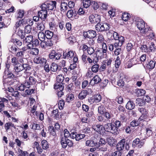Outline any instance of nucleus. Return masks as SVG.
<instances>
[{
    "label": "nucleus",
    "mask_w": 156,
    "mask_h": 156,
    "mask_svg": "<svg viewBox=\"0 0 156 156\" xmlns=\"http://www.w3.org/2000/svg\"><path fill=\"white\" fill-rule=\"evenodd\" d=\"M56 3L55 1H47L43 4L41 7V10L38 11V16L43 21H44L47 16V11L52 10L54 7L56 8Z\"/></svg>",
    "instance_id": "f257e3e1"
},
{
    "label": "nucleus",
    "mask_w": 156,
    "mask_h": 156,
    "mask_svg": "<svg viewBox=\"0 0 156 156\" xmlns=\"http://www.w3.org/2000/svg\"><path fill=\"white\" fill-rule=\"evenodd\" d=\"M107 56V53H104L101 50H98L96 53L92 55L90 57H88L87 60L90 64L98 63L99 60V58H105Z\"/></svg>",
    "instance_id": "f03ea898"
},
{
    "label": "nucleus",
    "mask_w": 156,
    "mask_h": 156,
    "mask_svg": "<svg viewBox=\"0 0 156 156\" xmlns=\"http://www.w3.org/2000/svg\"><path fill=\"white\" fill-rule=\"evenodd\" d=\"M28 76L26 77L25 82V85L27 88H29L31 85H33L37 83L38 80L37 78L38 77V75L36 74L35 72L32 73L28 72Z\"/></svg>",
    "instance_id": "7ed1b4c3"
},
{
    "label": "nucleus",
    "mask_w": 156,
    "mask_h": 156,
    "mask_svg": "<svg viewBox=\"0 0 156 156\" xmlns=\"http://www.w3.org/2000/svg\"><path fill=\"white\" fill-rule=\"evenodd\" d=\"M139 111L142 114V115L138 119L139 122L146 121V119L148 116V112L146 109L141 108L138 109Z\"/></svg>",
    "instance_id": "20e7f679"
},
{
    "label": "nucleus",
    "mask_w": 156,
    "mask_h": 156,
    "mask_svg": "<svg viewBox=\"0 0 156 156\" xmlns=\"http://www.w3.org/2000/svg\"><path fill=\"white\" fill-rule=\"evenodd\" d=\"M108 132H110L114 134H117V128L115 126L111 123H108L105 126L104 129Z\"/></svg>",
    "instance_id": "39448f33"
},
{
    "label": "nucleus",
    "mask_w": 156,
    "mask_h": 156,
    "mask_svg": "<svg viewBox=\"0 0 156 156\" xmlns=\"http://www.w3.org/2000/svg\"><path fill=\"white\" fill-rule=\"evenodd\" d=\"M61 56L60 53H57L55 50L51 51L49 55V58L54 61L59 59Z\"/></svg>",
    "instance_id": "423d86ee"
},
{
    "label": "nucleus",
    "mask_w": 156,
    "mask_h": 156,
    "mask_svg": "<svg viewBox=\"0 0 156 156\" xmlns=\"http://www.w3.org/2000/svg\"><path fill=\"white\" fill-rule=\"evenodd\" d=\"M101 19L100 15L97 14L91 15L89 17V21L92 23H99Z\"/></svg>",
    "instance_id": "0eeeda50"
},
{
    "label": "nucleus",
    "mask_w": 156,
    "mask_h": 156,
    "mask_svg": "<svg viewBox=\"0 0 156 156\" xmlns=\"http://www.w3.org/2000/svg\"><path fill=\"white\" fill-rule=\"evenodd\" d=\"M83 35L85 38L92 39L96 37V33L95 30H90L84 32L83 33Z\"/></svg>",
    "instance_id": "6e6552de"
},
{
    "label": "nucleus",
    "mask_w": 156,
    "mask_h": 156,
    "mask_svg": "<svg viewBox=\"0 0 156 156\" xmlns=\"http://www.w3.org/2000/svg\"><path fill=\"white\" fill-rule=\"evenodd\" d=\"M34 62L36 64H40L43 65L45 64L47 62L46 59L41 56H37L34 58Z\"/></svg>",
    "instance_id": "1a4fd4ad"
},
{
    "label": "nucleus",
    "mask_w": 156,
    "mask_h": 156,
    "mask_svg": "<svg viewBox=\"0 0 156 156\" xmlns=\"http://www.w3.org/2000/svg\"><path fill=\"white\" fill-rule=\"evenodd\" d=\"M92 128L94 130L100 134L103 133L104 127L101 125L94 124L92 126Z\"/></svg>",
    "instance_id": "9d476101"
},
{
    "label": "nucleus",
    "mask_w": 156,
    "mask_h": 156,
    "mask_svg": "<svg viewBox=\"0 0 156 156\" xmlns=\"http://www.w3.org/2000/svg\"><path fill=\"white\" fill-rule=\"evenodd\" d=\"M125 39L123 37L120 36L119 37L115 40V48H116L118 47H121L125 42Z\"/></svg>",
    "instance_id": "9b49d317"
},
{
    "label": "nucleus",
    "mask_w": 156,
    "mask_h": 156,
    "mask_svg": "<svg viewBox=\"0 0 156 156\" xmlns=\"http://www.w3.org/2000/svg\"><path fill=\"white\" fill-rule=\"evenodd\" d=\"M75 52L73 51H69L67 53L63 52V58L70 59L75 56L74 54ZM75 56H76L75 55Z\"/></svg>",
    "instance_id": "f8f14e48"
},
{
    "label": "nucleus",
    "mask_w": 156,
    "mask_h": 156,
    "mask_svg": "<svg viewBox=\"0 0 156 156\" xmlns=\"http://www.w3.org/2000/svg\"><path fill=\"white\" fill-rule=\"evenodd\" d=\"M54 88L55 89H57V94L58 97H61L63 95V92H62V90L64 89V86L60 85L59 87L58 85H55Z\"/></svg>",
    "instance_id": "ddd939ff"
},
{
    "label": "nucleus",
    "mask_w": 156,
    "mask_h": 156,
    "mask_svg": "<svg viewBox=\"0 0 156 156\" xmlns=\"http://www.w3.org/2000/svg\"><path fill=\"white\" fill-rule=\"evenodd\" d=\"M101 81V79L98 75L95 76L91 80L89 83V84L92 86L94 85L95 84H97Z\"/></svg>",
    "instance_id": "4468645a"
},
{
    "label": "nucleus",
    "mask_w": 156,
    "mask_h": 156,
    "mask_svg": "<svg viewBox=\"0 0 156 156\" xmlns=\"http://www.w3.org/2000/svg\"><path fill=\"white\" fill-rule=\"evenodd\" d=\"M64 80V77L62 75H59L56 77V81L57 83L55 85H62L63 86V81Z\"/></svg>",
    "instance_id": "2eb2a0df"
},
{
    "label": "nucleus",
    "mask_w": 156,
    "mask_h": 156,
    "mask_svg": "<svg viewBox=\"0 0 156 156\" xmlns=\"http://www.w3.org/2000/svg\"><path fill=\"white\" fill-rule=\"evenodd\" d=\"M125 140L122 139L120 140L117 145V148L118 150L121 151L123 150L125 147Z\"/></svg>",
    "instance_id": "dca6fc26"
},
{
    "label": "nucleus",
    "mask_w": 156,
    "mask_h": 156,
    "mask_svg": "<svg viewBox=\"0 0 156 156\" xmlns=\"http://www.w3.org/2000/svg\"><path fill=\"white\" fill-rule=\"evenodd\" d=\"M136 26L141 31L145 27V23L142 20H139L137 22Z\"/></svg>",
    "instance_id": "f3484780"
},
{
    "label": "nucleus",
    "mask_w": 156,
    "mask_h": 156,
    "mask_svg": "<svg viewBox=\"0 0 156 156\" xmlns=\"http://www.w3.org/2000/svg\"><path fill=\"white\" fill-rule=\"evenodd\" d=\"M14 76L13 73L9 71L5 70L4 72L3 76V79L5 80L8 78H13ZM5 81V80H4Z\"/></svg>",
    "instance_id": "a211bd4d"
},
{
    "label": "nucleus",
    "mask_w": 156,
    "mask_h": 156,
    "mask_svg": "<svg viewBox=\"0 0 156 156\" xmlns=\"http://www.w3.org/2000/svg\"><path fill=\"white\" fill-rule=\"evenodd\" d=\"M23 64L20 63L14 65V70L16 73L20 72L23 70Z\"/></svg>",
    "instance_id": "6ab92c4d"
},
{
    "label": "nucleus",
    "mask_w": 156,
    "mask_h": 156,
    "mask_svg": "<svg viewBox=\"0 0 156 156\" xmlns=\"http://www.w3.org/2000/svg\"><path fill=\"white\" fill-rule=\"evenodd\" d=\"M78 60V58L77 56H75L73 58V63L71 64L69 68L70 70L74 69L76 66V63Z\"/></svg>",
    "instance_id": "aec40b11"
},
{
    "label": "nucleus",
    "mask_w": 156,
    "mask_h": 156,
    "mask_svg": "<svg viewBox=\"0 0 156 156\" xmlns=\"http://www.w3.org/2000/svg\"><path fill=\"white\" fill-rule=\"evenodd\" d=\"M45 81L44 80L40 78H39L38 80L37 83L42 90H44V89L45 86L47 84V83H45Z\"/></svg>",
    "instance_id": "412c9836"
},
{
    "label": "nucleus",
    "mask_w": 156,
    "mask_h": 156,
    "mask_svg": "<svg viewBox=\"0 0 156 156\" xmlns=\"http://www.w3.org/2000/svg\"><path fill=\"white\" fill-rule=\"evenodd\" d=\"M33 36L31 35L26 36V37L23 39V43H30L33 40Z\"/></svg>",
    "instance_id": "4be33fe9"
},
{
    "label": "nucleus",
    "mask_w": 156,
    "mask_h": 156,
    "mask_svg": "<svg viewBox=\"0 0 156 156\" xmlns=\"http://www.w3.org/2000/svg\"><path fill=\"white\" fill-rule=\"evenodd\" d=\"M155 63V61L153 60L148 61V63L147 64V67L149 69L152 70L154 68Z\"/></svg>",
    "instance_id": "5701e85b"
},
{
    "label": "nucleus",
    "mask_w": 156,
    "mask_h": 156,
    "mask_svg": "<svg viewBox=\"0 0 156 156\" xmlns=\"http://www.w3.org/2000/svg\"><path fill=\"white\" fill-rule=\"evenodd\" d=\"M151 29L149 27H148L147 26H146L145 28L141 32L142 33V34H144V35L148 36V34L150 32H151Z\"/></svg>",
    "instance_id": "b1692460"
},
{
    "label": "nucleus",
    "mask_w": 156,
    "mask_h": 156,
    "mask_svg": "<svg viewBox=\"0 0 156 156\" xmlns=\"http://www.w3.org/2000/svg\"><path fill=\"white\" fill-rule=\"evenodd\" d=\"M52 116L54 118L56 119H58L61 117L60 113H59L58 109L54 110L52 112Z\"/></svg>",
    "instance_id": "393cba45"
},
{
    "label": "nucleus",
    "mask_w": 156,
    "mask_h": 156,
    "mask_svg": "<svg viewBox=\"0 0 156 156\" xmlns=\"http://www.w3.org/2000/svg\"><path fill=\"white\" fill-rule=\"evenodd\" d=\"M45 22L44 21H42L40 23H38L37 24V29L41 31H43L45 28Z\"/></svg>",
    "instance_id": "a878e982"
},
{
    "label": "nucleus",
    "mask_w": 156,
    "mask_h": 156,
    "mask_svg": "<svg viewBox=\"0 0 156 156\" xmlns=\"http://www.w3.org/2000/svg\"><path fill=\"white\" fill-rule=\"evenodd\" d=\"M94 64L93 65L91 68L92 72L94 73H97L98 71L100 66L97 63H93Z\"/></svg>",
    "instance_id": "bb28decb"
},
{
    "label": "nucleus",
    "mask_w": 156,
    "mask_h": 156,
    "mask_svg": "<svg viewBox=\"0 0 156 156\" xmlns=\"http://www.w3.org/2000/svg\"><path fill=\"white\" fill-rule=\"evenodd\" d=\"M107 141L108 144L111 146H113L115 144L116 140L113 137H109L107 139Z\"/></svg>",
    "instance_id": "cd10ccee"
},
{
    "label": "nucleus",
    "mask_w": 156,
    "mask_h": 156,
    "mask_svg": "<svg viewBox=\"0 0 156 156\" xmlns=\"http://www.w3.org/2000/svg\"><path fill=\"white\" fill-rule=\"evenodd\" d=\"M87 92L85 90L82 91L78 95L79 98L80 100H83L85 98L87 95Z\"/></svg>",
    "instance_id": "c85d7f7f"
},
{
    "label": "nucleus",
    "mask_w": 156,
    "mask_h": 156,
    "mask_svg": "<svg viewBox=\"0 0 156 156\" xmlns=\"http://www.w3.org/2000/svg\"><path fill=\"white\" fill-rule=\"evenodd\" d=\"M135 106V104L133 101H129L126 105V108L128 109L131 110L134 108Z\"/></svg>",
    "instance_id": "c756f323"
},
{
    "label": "nucleus",
    "mask_w": 156,
    "mask_h": 156,
    "mask_svg": "<svg viewBox=\"0 0 156 156\" xmlns=\"http://www.w3.org/2000/svg\"><path fill=\"white\" fill-rule=\"evenodd\" d=\"M26 22L25 20L22 19L19 20L16 23L15 26L16 28H18L20 26H23L24 24H26Z\"/></svg>",
    "instance_id": "7c9ffc66"
},
{
    "label": "nucleus",
    "mask_w": 156,
    "mask_h": 156,
    "mask_svg": "<svg viewBox=\"0 0 156 156\" xmlns=\"http://www.w3.org/2000/svg\"><path fill=\"white\" fill-rule=\"evenodd\" d=\"M145 93V90L143 89H137L136 90V94L138 96H143Z\"/></svg>",
    "instance_id": "2f4dec72"
},
{
    "label": "nucleus",
    "mask_w": 156,
    "mask_h": 156,
    "mask_svg": "<svg viewBox=\"0 0 156 156\" xmlns=\"http://www.w3.org/2000/svg\"><path fill=\"white\" fill-rule=\"evenodd\" d=\"M45 37L48 39H51L54 36V34L52 31L47 30L45 31Z\"/></svg>",
    "instance_id": "473e14b6"
},
{
    "label": "nucleus",
    "mask_w": 156,
    "mask_h": 156,
    "mask_svg": "<svg viewBox=\"0 0 156 156\" xmlns=\"http://www.w3.org/2000/svg\"><path fill=\"white\" fill-rule=\"evenodd\" d=\"M9 49L10 51L13 52L17 51L18 48L16 47L15 44L13 43L12 44H10L9 45Z\"/></svg>",
    "instance_id": "72a5a7b5"
},
{
    "label": "nucleus",
    "mask_w": 156,
    "mask_h": 156,
    "mask_svg": "<svg viewBox=\"0 0 156 156\" xmlns=\"http://www.w3.org/2000/svg\"><path fill=\"white\" fill-rule=\"evenodd\" d=\"M50 69L53 72H56L58 69L59 71L60 69L58 68V65L55 63H53L51 64Z\"/></svg>",
    "instance_id": "f704fd0d"
},
{
    "label": "nucleus",
    "mask_w": 156,
    "mask_h": 156,
    "mask_svg": "<svg viewBox=\"0 0 156 156\" xmlns=\"http://www.w3.org/2000/svg\"><path fill=\"white\" fill-rule=\"evenodd\" d=\"M29 52L32 55H36L38 54L39 50L37 48H33L30 49Z\"/></svg>",
    "instance_id": "c9c22d12"
},
{
    "label": "nucleus",
    "mask_w": 156,
    "mask_h": 156,
    "mask_svg": "<svg viewBox=\"0 0 156 156\" xmlns=\"http://www.w3.org/2000/svg\"><path fill=\"white\" fill-rule=\"evenodd\" d=\"M102 31L108 30L110 27V25L108 23H103L101 26Z\"/></svg>",
    "instance_id": "e433bc0d"
},
{
    "label": "nucleus",
    "mask_w": 156,
    "mask_h": 156,
    "mask_svg": "<svg viewBox=\"0 0 156 156\" xmlns=\"http://www.w3.org/2000/svg\"><path fill=\"white\" fill-rule=\"evenodd\" d=\"M43 44V47L46 48L47 47H51L52 46L53 44L52 43L50 39H48L44 42Z\"/></svg>",
    "instance_id": "4c0bfd02"
},
{
    "label": "nucleus",
    "mask_w": 156,
    "mask_h": 156,
    "mask_svg": "<svg viewBox=\"0 0 156 156\" xmlns=\"http://www.w3.org/2000/svg\"><path fill=\"white\" fill-rule=\"evenodd\" d=\"M130 17V15L129 13L124 12L122 13V18L123 20L126 21L129 19Z\"/></svg>",
    "instance_id": "58836bf2"
},
{
    "label": "nucleus",
    "mask_w": 156,
    "mask_h": 156,
    "mask_svg": "<svg viewBox=\"0 0 156 156\" xmlns=\"http://www.w3.org/2000/svg\"><path fill=\"white\" fill-rule=\"evenodd\" d=\"M66 97V100L68 102H71L73 101L74 99V95L72 94H67Z\"/></svg>",
    "instance_id": "ea45409f"
},
{
    "label": "nucleus",
    "mask_w": 156,
    "mask_h": 156,
    "mask_svg": "<svg viewBox=\"0 0 156 156\" xmlns=\"http://www.w3.org/2000/svg\"><path fill=\"white\" fill-rule=\"evenodd\" d=\"M45 33H44L42 32H40L39 33L38 38L41 41H44L45 39Z\"/></svg>",
    "instance_id": "a19ab883"
},
{
    "label": "nucleus",
    "mask_w": 156,
    "mask_h": 156,
    "mask_svg": "<svg viewBox=\"0 0 156 156\" xmlns=\"http://www.w3.org/2000/svg\"><path fill=\"white\" fill-rule=\"evenodd\" d=\"M129 60L133 65L139 63V59L136 57H133L130 58Z\"/></svg>",
    "instance_id": "79ce46f5"
},
{
    "label": "nucleus",
    "mask_w": 156,
    "mask_h": 156,
    "mask_svg": "<svg viewBox=\"0 0 156 156\" xmlns=\"http://www.w3.org/2000/svg\"><path fill=\"white\" fill-rule=\"evenodd\" d=\"M41 145L43 149H46L48 147V142L45 140H43L42 141Z\"/></svg>",
    "instance_id": "37998d69"
},
{
    "label": "nucleus",
    "mask_w": 156,
    "mask_h": 156,
    "mask_svg": "<svg viewBox=\"0 0 156 156\" xmlns=\"http://www.w3.org/2000/svg\"><path fill=\"white\" fill-rule=\"evenodd\" d=\"M11 127H15L14 124L12 122H8L5 124V127L7 131Z\"/></svg>",
    "instance_id": "c03bdc74"
},
{
    "label": "nucleus",
    "mask_w": 156,
    "mask_h": 156,
    "mask_svg": "<svg viewBox=\"0 0 156 156\" xmlns=\"http://www.w3.org/2000/svg\"><path fill=\"white\" fill-rule=\"evenodd\" d=\"M105 39L103 36L101 34H99L97 39L98 43L99 44H102L104 42Z\"/></svg>",
    "instance_id": "a18cd8bd"
},
{
    "label": "nucleus",
    "mask_w": 156,
    "mask_h": 156,
    "mask_svg": "<svg viewBox=\"0 0 156 156\" xmlns=\"http://www.w3.org/2000/svg\"><path fill=\"white\" fill-rule=\"evenodd\" d=\"M119 119L122 123L126 122L127 121L126 116L124 114H120Z\"/></svg>",
    "instance_id": "49530a36"
},
{
    "label": "nucleus",
    "mask_w": 156,
    "mask_h": 156,
    "mask_svg": "<svg viewBox=\"0 0 156 156\" xmlns=\"http://www.w3.org/2000/svg\"><path fill=\"white\" fill-rule=\"evenodd\" d=\"M68 8V5L67 3L63 2L61 3V10L64 11L67 10Z\"/></svg>",
    "instance_id": "de8ad7c7"
},
{
    "label": "nucleus",
    "mask_w": 156,
    "mask_h": 156,
    "mask_svg": "<svg viewBox=\"0 0 156 156\" xmlns=\"http://www.w3.org/2000/svg\"><path fill=\"white\" fill-rule=\"evenodd\" d=\"M48 131L51 135L53 136L56 135V132L53 126H50L48 128Z\"/></svg>",
    "instance_id": "09e8293b"
},
{
    "label": "nucleus",
    "mask_w": 156,
    "mask_h": 156,
    "mask_svg": "<svg viewBox=\"0 0 156 156\" xmlns=\"http://www.w3.org/2000/svg\"><path fill=\"white\" fill-rule=\"evenodd\" d=\"M17 18H22L24 14V11L23 10H19L17 11Z\"/></svg>",
    "instance_id": "8fccbe9b"
},
{
    "label": "nucleus",
    "mask_w": 156,
    "mask_h": 156,
    "mask_svg": "<svg viewBox=\"0 0 156 156\" xmlns=\"http://www.w3.org/2000/svg\"><path fill=\"white\" fill-rule=\"evenodd\" d=\"M32 27L30 25H27L25 27L24 32L25 33H30L31 31Z\"/></svg>",
    "instance_id": "3c124183"
},
{
    "label": "nucleus",
    "mask_w": 156,
    "mask_h": 156,
    "mask_svg": "<svg viewBox=\"0 0 156 156\" xmlns=\"http://www.w3.org/2000/svg\"><path fill=\"white\" fill-rule=\"evenodd\" d=\"M18 34L21 39H23L26 36V34L25 32H23V31L21 30H18Z\"/></svg>",
    "instance_id": "603ef678"
},
{
    "label": "nucleus",
    "mask_w": 156,
    "mask_h": 156,
    "mask_svg": "<svg viewBox=\"0 0 156 156\" xmlns=\"http://www.w3.org/2000/svg\"><path fill=\"white\" fill-rule=\"evenodd\" d=\"M12 42L15 44H16L18 46H20L22 44V42L17 39H13L12 40Z\"/></svg>",
    "instance_id": "864d4df0"
},
{
    "label": "nucleus",
    "mask_w": 156,
    "mask_h": 156,
    "mask_svg": "<svg viewBox=\"0 0 156 156\" xmlns=\"http://www.w3.org/2000/svg\"><path fill=\"white\" fill-rule=\"evenodd\" d=\"M83 5L85 8H87L90 5H91V2L90 0L83 1Z\"/></svg>",
    "instance_id": "5fc2aeb1"
},
{
    "label": "nucleus",
    "mask_w": 156,
    "mask_h": 156,
    "mask_svg": "<svg viewBox=\"0 0 156 156\" xmlns=\"http://www.w3.org/2000/svg\"><path fill=\"white\" fill-rule=\"evenodd\" d=\"M102 98L100 94H97L94 97V101L96 103L99 102Z\"/></svg>",
    "instance_id": "6e6d98bb"
},
{
    "label": "nucleus",
    "mask_w": 156,
    "mask_h": 156,
    "mask_svg": "<svg viewBox=\"0 0 156 156\" xmlns=\"http://www.w3.org/2000/svg\"><path fill=\"white\" fill-rule=\"evenodd\" d=\"M65 105V102L63 100H60L58 102V106L59 109L62 110L63 109Z\"/></svg>",
    "instance_id": "4d7b16f0"
},
{
    "label": "nucleus",
    "mask_w": 156,
    "mask_h": 156,
    "mask_svg": "<svg viewBox=\"0 0 156 156\" xmlns=\"http://www.w3.org/2000/svg\"><path fill=\"white\" fill-rule=\"evenodd\" d=\"M114 123L115 125V126L117 128V133L118 129L121 126L122 123L121 122L120 120H116L115 121Z\"/></svg>",
    "instance_id": "13d9d810"
},
{
    "label": "nucleus",
    "mask_w": 156,
    "mask_h": 156,
    "mask_svg": "<svg viewBox=\"0 0 156 156\" xmlns=\"http://www.w3.org/2000/svg\"><path fill=\"white\" fill-rule=\"evenodd\" d=\"M23 70L24 69L25 71L30 70L31 69V66L27 64H23Z\"/></svg>",
    "instance_id": "bf43d9fd"
},
{
    "label": "nucleus",
    "mask_w": 156,
    "mask_h": 156,
    "mask_svg": "<svg viewBox=\"0 0 156 156\" xmlns=\"http://www.w3.org/2000/svg\"><path fill=\"white\" fill-rule=\"evenodd\" d=\"M86 144L87 146L90 147H93L94 145V141L91 140H89L86 141Z\"/></svg>",
    "instance_id": "052dcab7"
},
{
    "label": "nucleus",
    "mask_w": 156,
    "mask_h": 156,
    "mask_svg": "<svg viewBox=\"0 0 156 156\" xmlns=\"http://www.w3.org/2000/svg\"><path fill=\"white\" fill-rule=\"evenodd\" d=\"M103 114L104 116L108 119H109L112 117V115L108 112H105Z\"/></svg>",
    "instance_id": "680f3d73"
},
{
    "label": "nucleus",
    "mask_w": 156,
    "mask_h": 156,
    "mask_svg": "<svg viewBox=\"0 0 156 156\" xmlns=\"http://www.w3.org/2000/svg\"><path fill=\"white\" fill-rule=\"evenodd\" d=\"M76 136V141H79L85 136L84 134H77Z\"/></svg>",
    "instance_id": "e2e57ef3"
},
{
    "label": "nucleus",
    "mask_w": 156,
    "mask_h": 156,
    "mask_svg": "<svg viewBox=\"0 0 156 156\" xmlns=\"http://www.w3.org/2000/svg\"><path fill=\"white\" fill-rule=\"evenodd\" d=\"M139 123V122L138 121L133 120L130 122V125L131 126L134 127L138 126Z\"/></svg>",
    "instance_id": "0e129e2a"
},
{
    "label": "nucleus",
    "mask_w": 156,
    "mask_h": 156,
    "mask_svg": "<svg viewBox=\"0 0 156 156\" xmlns=\"http://www.w3.org/2000/svg\"><path fill=\"white\" fill-rule=\"evenodd\" d=\"M27 88V87L25 85V82L24 81L23 84H21L18 87V90H19L22 91L25 90V88Z\"/></svg>",
    "instance_id": "69168bd1"
},
{
    "label": "nucleus",
    "mask_w": 156,
    "mask_h": 156,
    "mask_svg": "<svg viewBox=\"0 0 156 156\" xmlns=\"http://www.w3.org/2000/svg\"><path fill=\"white\" fill-rule=\"evenodd\" d=\"M10 103L12 105V106L13 107L17 110L20 109V106L16 102H11Z\"/></svg>",
    "instance_id": "338daca9"
},
{
    "label": "nucleus",
    "mask_w": 156,
    "mask_h": 156,
    "mask_svg": "<svg viewBox=\"0 0 156 156\" xmlns=\"http://www.w3.org/2000/svg\"><path fill=\"white\" fill-rule=\"evenodd\" d=\"M88 54L90 55H91L94 52V49L92 47H88L87 50Z\"/></svg>",
    "instance_id": "774afa93"
}]
</instances>
